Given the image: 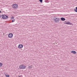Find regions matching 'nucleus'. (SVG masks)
Returning a JSON list of instances; mask_svg holds the SVG:
<instances>
[{"mask_svg":"<svg viewBox=\"0 0 77 77\" xmlns=\"http://www.w3.org/2000/svg\"><path fill=\"white\" fill-rule=\"evenodd\" d=\"M2 19L4 20H6L7 19H8V16L5 15H2Z\"/></svg>","mask_w":77,"mask_h":77,"instance_id":"obj_1","label":"nucleus"},{"mask_svg":"<svg viewBox=\"0 0 77 77\" xmlns=\"http://www.w3.org/2000/svg\"><path fill=\"white\" fill-rule=\"evenodd\" d=\"M12 7L13 9H17L18 8V5L17 4H14L12 5Z\"/></svg>","mask_w":77,"mask_h":77,"instance_id":"obj_2","label":"nucleus"},{"mask_svg":"<svg viewBox=\"0 0 77 77\" xmlns=\"http://www.w3.org/2000/svg\"><path fill=\"white\" fill-rule=\"evenodd\" d=\"M53 20L54 21H55V22L59 23V22L60 19H59V18H55Z\"/></svg>","mask_w":77,"mask_h":77,"instance_id":"obj_3","label":"nucleus"},{"mask_svg":"<svg viewBox=\"0 0 77 77\" xmlns=\"http://www.w3.org/2000/svg\"><path fill=\"white\" fill-rule=\"evenodd\" d=\"M26 66L23 65H22L19 66V68H20V69H26Z\"/></svg>","mask_w":77,"mask_h":77,"instance_id":"obj_4","label":"nucleus"},{"mask_svg":"<svg viewBox=\"0 0 77 77\" xmlns=\"http://www.w3.org/2000/svg\"><path fill=\"white\" fill-rule=\"evenodd\" d=\"M65 24H67L68 25H72V23H70L68 21L66 22H65Z\"/></svg>","mask_w":77,"mask_h":77,"instance_id":"obj_5","label":"nucleus"},{"mask_svg":"<svg viewBox=\"0 0 77 77\" xmlns=\"http://www.w3.org/2000/svg\"><path fill=\"white\" fill-rule=\"evenodd\" d=\"M13 37V34L11 33L9 34L8 35V37L10 38H11Z\"/></svg>","mask_w":77,"mask_h":77,"instance_id":"obj_6","label":"nucleus"},{"mask_svg":"<svg viewBox=\"0 0 77 77\" xmlns=\"http://www.w3.org/2000/svg\"><path fill=\"white\" fill-rule=\"evenodd\" d=\"M23 47V45L21 44H20L18 46V48H22Z\"/></svg>","mask_w":77,"mask_h":77,"instance_id":"obj_7","label":"nucleus"},{"mask_svg":"<svg viewBox=\"0 0 77 77\" xmlns=\"http://www.w3.org/2000/svg\"><path fill=\"white\" fill-rule=\"evenodd\" d=\"M71 52L72 53H74V54H76V53H77V52H76V51H71Z\"/></svg>","mask_w":77,"mask_h":77,"instance_id":"obj_8","label":"nucleus"},{"mask_svg":"<svg viewBox=\"0 0 77 77\" xmlns=\"http://www.w3.org/2000/svg\"><path fill=\"white\" fill-rule=\"evenodd\" d=\"M61 21H65V18L64 17H61Z\"/></svg>","mask_w":77,"mask_h":77,"instance_id":"obj_9","label":"nucleus"},{"mask_svg":"<svg viewBox=\"0 0 77 77\" xmlns=\"http://www.w3.org/2000/svg\"><path fill=\"white\" fill-rule=\"evenodd\" d=\"M32 68V66H29L28 67V68H29V69Z\"/></svg>","mask_w":77,"mask_h":77,"instance_id":"obj_10","label":"nucleus"},{"mask_svg":"<svg viewBox=\"0 0 77 77\" xmlns=\"http://www.w3.org/2000/svg\"><path fill=\"white\" fill-rule=\"evenodd\" d=\"M45 2L46 3H49V1H48V0H45Z\"/></svg>","mask_w":77,"mask_h":77,"instance_id":"obj_11","label":"nucleus"},{"mask_svg":"<svg viewBox=\"0 0 77 77\" xmlns=\"http://www.w3.org/2000/svg\"><path fill=\"white\" fill-rule=\"evenodd\" d=\"M2 65L3 64H2V63H0V67L2 66Z\"/></svg>","mask_w":77,"mask_h":77,"instance_id":"obj_12","label":"nucleus"},{"mask_svg":"<svg viewBox=\"0 0 77 77\" xmlns=\"http://www.w3.org/2000/svg\"><path fill=\"white\" fill-rule=\"evenodd\" d=\"M5 76L7 77H10L9 75H5Z\"/></svg>","mask_w":77,"mask_h":77,"instance_id":"obj_13","label":"nucleus"},{"mask_svg":"<svg viewBox=\"0 0 77 77\" xmlns=\"http://www.w3.org/2000/svg\"><path fill=\"white\" fill-rule=\"evenodd\" d=\"M15 19H14L13 20H12V22H15Z\"/></svg>","mask_w":77,"mask_h":77,"instance_id":"obj_14","label":"nucleus"},{"mask_svg":"<svg viewBox=\"0 0 77 77\" xmlns=\"http://www.w3.org/2000/svg\"><path fill=\"white\" fill-rule=\"evenodd\" d=\"M74 11H75V12H77V10L75 9H74Z\"/></svg>","mask_w":77,"mask_h":77,"instance_id":"obj_15","label":"nucleus"},{"mask_svg":"<svg viewBox=\"0 0 77 77\" xmlns=\"http://www.w3.org/2000/svg\"><path fill=\"white\" fill-rule=\"evenodd\" d=\"M11 19H14V17H11Z\"/></svg>","mask_w":77,"mask_h":77,"instance_id":"obj_16","label":"nucleus"},{"mask_svg":"<svg viewBox=\"0 0 77 77\" xmlns=\"http://www.w3.org/2000/svg\"><path fill=\"white\" fill-rule=\"evenodd\" d=\"M39 1L41 3H42V0H39Z\"/></svg>","mask_w":77,"mask_h":77,"instance_id":"obj_17","label":"nucleus"},{"mask_svg":"<svg viewBox=\"0 0 77 77\" xmlns=\"http://www.w3.org/2000/svg\"><path fill=\"white\" fill-rule=\"evenodd\" d=\"M75 9H76V10H77V7H76L75 8Z\"/></svg>","mask_w":77,"mask_h":77,"instance_id":"obj_18","label":"nucleus"},{"mask_svg":"<svg viewBox=\"0 0 77 77\" xmlns=\"http://www.w3.org/2000/svg\"><path fill=\"white\" fill-rule=\"evenodd\" d=\"M0 13H2V11H0Z\"/></svg>","mask_w":77,"mask_h":77,"instance_id":"obj_19","label":"nucleus"},{"mask_svg":"<svg viewBox=\"0 0 77 77\" xmlns=\"http://www.w3.org/2000/svg\"><path fill=\"white\" fill-rule=\"evenodd\" d=\"M2 17V15H0V18H1Z\"/></svg>","mask_w":77,"mask_h":77,"instance_id":"obj_20","label":"nucleus"},{"mask_svg":"<svg viewBox=\"0 0 77 77\" xmlns=\"http://www.w3.org/2000/svg\"><path fill=\"white\" fill-rule=\"evenodd\" d=\"M18 77H21V76H19Z\"/></svg>","mask_w":77,"mask_h":77,"instance_id":"obj_21","label":"nucleus"}]
</instances>
